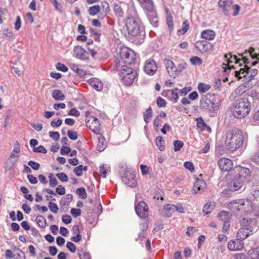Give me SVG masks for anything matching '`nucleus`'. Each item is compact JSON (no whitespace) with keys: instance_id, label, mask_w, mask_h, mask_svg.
I'll return each mask as SVG.
<instances>
[{"instance_id":"64","label":"nucleus","mask_w":259,"mask_h":259,"mask_svg":"<svg viewBox=\"0 0 259 259\" xmlns=\"http://www.w3.org/2000/svg\"><path fill=\"white\" fill-rule=\"evenodd\" d=\"M56 192L60 195H64L66 193L65 188L61 185L58 186L56 189Z\"/></svg>"},{"instance_id":"63","label":"nucleus","mask_w":259,"mask_h":259,"mask_svg":"<svg viewBox=\"0 0 259 259\" xmlns=\"http://www.w3.org/2000/svg\"><path fill=\"white\" fill-rule=\"evenodd\" d=\"M66 247L71 252L74 253L76 251V246L72 242H68L66 244Z\"/></svg>"},{"instance_id":"24","label":"nucleus","mask_w":259,"mask_h":259,"mask_svg":"<svg viewBox=\"0 0 259 259\" xmlns=\"http://www.w3.org/2000/svg\"><path fill=\"white\" fill-rule=\"evenodd\" d=\"M233 5L232 0H219L218 5L222 10L223 13L228 15L230 10L231 9V6Z\"/></svg>"},{"instance_id":"40","label":"nucleus","mask_w":259,"mask_h":259,"mask_svg":"<svg viewBox=\"0 0 259 259\" xmlns=\"http://www.w3.org/2000/svg\"><path fill=\"white\" fill-rule=\"evenodd\" d=\"M175 205L172 204H166L164 207V210L166 212L167 217H170L171 213L175 212Z\"/></svg>"},{"instance_id":"18","label":"nucleus","mask_w":259,"mask_h":259,"mask_svg":"<svg viewBox=\"0 0 259 259\" xmlns=\"http://www.w3.org/2000/svg\"><path fill=\"white\" fill-rule=\"evenodd\" d=\"M135 211L137 214L140 218H146L148 217V206L144 201H140L136 204Z\"/></svg>"},{"instance_id":"43","label":"nucleus","mask_w":259,"mask_h":259,"mask_svg":"<svg viewBox=\"0 0 259 259\" xmlns=\"http://www.w3.org/2000/svg\"><path fill=\"white\" fill-rule=\"evenodd\" d=\"M72 69L76 72L80 76H83L86 74V71L79 67V66L76 64L72 65Z\"/></svg>"},{"instance_id":"47","label":"nucleus","mask_w":259,"mask_h":259,"mask_svg":"<svg viewBox=\"0 0 259 259\" xmlns=\"http://www.w3.org/2000/svg\"><path fill=\"white\" fill-rule=\"evenodd\" d=\"M114 11L116 16L122 17L123 15V12L120 6L117 4L114 5Z\"/></svg>"},{"instance_id":"59","label":"nucleus","mask_w":259,"mask_h":259,"mask_svg":"<svg viewBox=\"0 0 259 259\" xmlns=\"http://www.w3.org/2000/svg\"><path fill=\"white\" fill-rule=\"evenodd\" d=\"M252 161L259 165V150L255 152L251 157Z\"/></svg>"},{"instance_id":"41","label":"nucleus","mask_w":259,"mask_h":259,"mask_svg":"<svg viewBox=\"0 0 259 259\" xmlns=\"http://www.w3.org/2000/svg\"><path fill=\"white\" fill-rule=\"evenodd\" d=\"M152 116V110L151 107H149L144 114V120L146 123H148Z\"/></svg>"},{"instance_id":"48","label":"nucleus","mask_w":259,"mask_h":259,"mask_svg":"<svg viewBox=\"0 0 259 259\" xmlns=\"http://www.w3.org/2000/svg\"><path fill=\"white\" fill-rule=\"evenodd\" d=\"M190 61L193 65H200L202 63V59L197 56L192 57L190 58Z\"/></svg>"},{"instance_id":"50","label":"nucleus","mask_w":259,"mask_h":259,"mask_svg":"<svg viewBox=\"0 0 259 259\" xmlns=\"http://www.w3.org/2000/svg\"><path fill=\"white\" fill-rule=\"evenodd\" d=\"M184 146V143L182 141L176 140L174 142V150L175 151H179L181 148Z\"/></svg>"},{"instance_id":"13","label":"nucleus","mask_w":259,"mask_h":259,"mask_svg":"<svg viewBox=\"0 0 259 259\" xmlns=\"http://www.w3.org/2000/svg\"><path fill=\"white\" fill-rule=\"evenodd\" d=\"M244 180L240 174L236 175L228 182V189L232 192L238 191L243 186Z\"/></svg>"},{"instance_id":"55","label":"nucleus","mask_w":259,"mask_h":259,"mask_svg":"<svg viewBox=\"0 0 259 259\" xmlns=\"http://www.w3.org/2000/svg\"><path fill=\"white\" fill-rule=\"evenodd\" d=\"M82 170H83V166L82 165H80L77 167H75L73 169V172L75 174V175L80 177L82 175Z\"/></svg>"},{"instance_id":"61","label":"nucleus","mask_w":259,"mask_h":259,"mask_svg":"<svg viewBox=\"0 0 259 259\" xmlns=\"http://www.w3.org/2000/svg\"><path fill=\"white\" fill-rule=\"evenodd\" d=\"M28 165L30 166L32 169L37 170L40 168V164L34 161L30 160L28 162Z\"/></svg>"},{"instance_id":"42","label":"nucleus","mask_w":259,"mask_h":259,"mask_svg":"<svg viewBox=\"0 0 259 259\" xmlns=\"http://www.w3.org/2000/svg\"><path fill=\"white\" fill-rule=\"evenodd\" d=\"M78 254L80 259H91L90 253L83 249H78Z\"/></svg>"},{"instance_id":"46","label":"nucleus","mask_w":259,"mask_h":259,"mask_svg":"<svg viewBox=\"0 0 259 259\" xmlns=\"http://www.w3.org/2000/svg\"><path fill=\"white\" fill-rule=\"evenodd\" d=\"M76 194L82 199H85L87 197V193L84 188H79L76 189Z\"/></svg>"},{"instance_id":"14","label":"nucleus","mask_w":259,"mask_h":259,"mask_svg":"<svg viewBox=\"0 0 259 259\" xmlns=\"http://www.w3.org/2000/svg\"><path fill=\"white\" fill-rule=\"evenodd\" d=\"M240 225L252 234L256 232L258 229L257 221L255 218H244L241 220Z\"/></svg>"},{"instance_id":"1","label":"nucleus","mask_w":259,"mask_h":259,"mask_svg":"<svg viewBox=\"0 0 259 259\" xmlns=\"http://www.w3.org/2000/svg\"><path fill=\"white\" fill-rule=\"evenodd\" d=\"M247 135L241 130L234 128L229 131L226 136L225 144L230 151L236 150L246 144Z\"/></svg>"},{"instance_id":"49","label":"nucleus","mask_w":259,"mask_h":259,"mask_svg":"<svg viewBox=\"0 0 259 259\" xmlns=\"http://www.w3.org/2000/svg\"><path fill=\"white\" fill-rule=\"evenodd\" d=\"M3 33L5 36L8 37L9 40H14L15 37V35L14 34L13 32L11 30H9L8 29H4L3 31Z\"/></svg>"},{"instance_id":"11","label":"nucleus","mask_w":259,"mask_h":259,"mask_svg":"<svg viewBox=\"0 0 259 259\" xmlns=\"http://www.w3.org/2000/svg\"><path fill=\"white\" fill-rule=\"evenodd\" d=\"M163 62L168 74L174 78L176 77L185 68L184 65L182 64L176 66L174 62L169 59H164Z\"/></svg>"},{"instance_id":"4","label":"nucleus","mask_w":259,"mask_h":259,"mask_svg":"<svg viewBox=\"0 0 259 259\" xmlns=\"http://www.w3.org/2000/svg\"><path fill=\"white\" fill-rule=\"evenodd\" d=\"M220 105V99L213 94L209 93L202 96L200 101V108L211 112L213 114L212 116L218 110Z\"/></svg>"},{"instance_id":"26","label":"nucleus","mask_w":259,"mask_h":259,"mask_svg":"<svg viewBox=\"0 0 259 259\" xmlns=\"http://www.w3.org/2000/svg\"><path fill=\"white\" fill-rule=\"evenodd\" d=\"M247 91V87L245 83H243L238 87L232 93L230 98L234 99L238 96L242 95Z\"/></svg>"},{"instance_id":"27","label":"nucleus","mask_w":259,"mask_h":259,"mask_svg":"<svg viewBox=\"0 0 259 259\" xmlns=\"http://www.w3.org/2000/svg\"><path fill=\"white\" fill-rule=\"evenodd\" d=\"M206 187V183L202 180L197 179L195 182L193 190L195 193L203 191Z\"/></svg>"},{"instance_id":"52","label":"nucleus","mask_w":259,"mask_h":259,"mask_svg":"<svg viewBox=\"0 0 259 259\" xmlns=\"http://www.w3.org/2000/svg\"><path fill=\"white\" fill-rule=\"evenodd\" d=\"M14 251H17V252L16 254L17 259H25V253L22 250L16 247H15L14 248Z\"/></svg>"},{"instance_id":"51","label":"nucleus","mask_w":259,"mask_h":259,"mask_svg":"<svg viewBox=\"0 0 259 259\" xmlns=\"http://www.w3.org/2000/svg\"><path fill=\"white\" fill-rule=\"evenodd\" d=\"M251 122L254 125H259V109L254 112Z\"/></svg>"},{"instance_id":"8","label":"nucleus","mask_w":259,"mask_h":259,"mask_svg":"<svg viewBox=\"0 0 259 259\" xmlns=\"http://www.w3.org/2000/svg\"><path fill=\"white\" fill-rule=\"evenodd\" d=\"M144 9L150 23L155 27L157 26V14L153 0H137Z\"/></svg>"},{"instance_id":"34","label":"nucleus","mask_w":259,"mask_h":259,"mask_svg":"<svg viewBox=\"0 0 259 259\" xmlns=\"http://www.w3.org/2000/svg\"><path fill=\"white\" fill-rule=\"evenodd\" d=\"M240 172L241 176L243 177V180L246 179L247 181H249L251 180V177L250 175V170L245 167H241Z\"/></svg>"},{"instance_id":"60","label":"nucleus","mask_w":259,"mask_h":259,"mask_svg":"<svg viewBox=\"0 0 259 259\" xmlns=\"http://www.w3.org/2000/svg\"><path fill=\"white\" fill-rule=\"evenodd\" d=\"M231 9L233 10V16H236L238 15L240 10V6L237 4H235L231 6Z\"/></svg>"},{"instance_id":"30","label":"nucleus","mask_w":259,"mask_h":259,"mask_svg":"<svg viewBox=\"0 0 259 259\" xmlns=\"http://www.w3.org/2000/svg\"><path fill=\"white\" fill-rule=\"evenodd\" d=\"M178 88H175L172 90H169L166 92V96H168L171 100H173L174 103H177L179 99V96L178 94Z\"/></svg>"},{"instance_id":"62","label":"nucleus","mask_w":259,"mask_h":259,"mask_svg":"<svg viewBox=\"0 0 259 259\" xmlns=\"http://www.w3.org/2000/svg\"><path fill=\"white\" fill-rule=\"evenodd\" d=\"M189 29V23L188 21H184L182 24V34H185Z\"/></svg>"},{"instance_id":"3","label":"nucleus","mask_w":259,"mask_h":259,"mask_svg":"<svg viewBox=\"0 0 259 259\" xmlns=\"http://www.w3.org/2000/svg\"><path fill=\"white\" fill-rule=\"evenodd\" d=\"M228 207L236 215H244L252 211V202L247 199H237L230 202Z\"/></svg>"},{"instance_id":"22","label":"nucleus","mask_w":259,"mask_h":259,"mask_svg":"<svg viewBox=\"0 0 259 259\" xmlns=\"http://www.w3.org/2000/svg\"><path fill=\"white\" fill-rule=\"evenodd\" d=\"M220 168L224 171H229L233 167V162L232 161L226 158H222L218 162Z\"/></svg>"},{"instance_id":"12","label":"nucleus","mask_w":259,"mask_h":259,"mask_svg":"<svg viewBox=\"0 0 259 259\" xmlns=\"http://www.w3.org/2000/svg\"><path fill=\"white\" fill-rule=\"evenodd\" d=\"M20 146L19 143L16 141L14 145V149L10 153L8 161L6 163V167L10 170L13 168L20 157Z\"/></svg>"},{"instance_id":"57","label":"nucleus","mask_w":259,"mask_h":259,"mask_svg":"<svg viewBox=\"0 0 259 259\" xmlns=\"http://www.w3.org/2000/svg\"><path fill=\"white\" fill-rule=\"evenodd\" d=\"M184 166L187 169L193 172L194 170V165L192 162L190 161H186L184 163Z\"/></svg>"},{"instance_id":"44","label":"nucleus","mask_w":259,"mask_h":259,"mask_svg":"<svg viewBox=\"0 0 259 259\" xmlns=\"http://www.w3.org/2000/svg\"><path fill=\"white\" fill-rule=\"evenodd\" d=\"M36 222L38 225L41 228H44L46 226V220L42 215H38L36 218Z\"/></svg>"},{"instance_id":"16","label":"nucleus","mask_w":259,"mask_h":259,"mask_svg":"<svg viewBox=\"0 0 259 259\" xmlns=\"http://www.w3.org/2000/svg\"><path fill=\"white\" fill-rule=\"evenodd\" d=\"M85 124L87 127L96 133V134H99L100 132V124L99 120L94 117L91 116L89 119L85 121Z\"/></svg>"},{"instance_id":"21","label":"nucleus","mask_w":259,"mask_h":259,"mask_svg":"<svg viewBox=\"0 0 259 259\" xmlns=\"http://www.w3.org/2000/svg\"><path fill=\"white\" fill-rule=\"evenodd\" d=\"M243 247L244 243L240 239L230 240L228 243V248L230 251L241 250Z\"/></svg>"},{"instance_id":"20","label":"nucleus","mask_w":259,"mask_h":259,"mask_svg":"<svg viewBox=\"0 0 259 259\" xmlns=\"http://www.w3.org/2000/svg\"><path fill=\"white\" fill-rule=\"evenodd\" d=\"M73 56L81 60L89 59V54L80 46H75L73 49Z\"/></svg>"},{"instance_id":"6","label":"nucleus","mask_w":259,"mask_h":259,"mask_svg":"<svg viewBox=\"0 0 259 259\" xmlns=\"http://www.w3.org/2000/svg\"><path fill=\"white\" fill-rule=\"evenodd\" d=\"M125 25L129 34L133 36H144V27L137 16H128L126 19Z\"/></svg>"},{"instance_id":"10","label":"nucleus","mask_w":259,"mask_h":259,"mask_svg":"<svg viewBox=\"0 0 259 259\" xmlns=\"http://www.w3.org/2000/svg\"><path fill=\"white\" fill-rule=\"evenodd\" d=\"M120 57L121 64H133L135 63L136 59V54L134 51L127 48L122 47L120 49Z\"/></svg>"},{"instance_id":"45","label":"nucleus","mask_w":259,"mask_h":259,"mask_svg":"<svg viewBox=\"0 0 259 259\" xmlns=\"http://www.w3.org/2000/svg\"><path fill=\"white\" fill-rule=\"evenodd\" d=\"M100 7V10L103 11V12L105 14V15H106L110 11L109 5L107 2H102L101 4V6Z\"/></svg>"},{"instance_id":"35","label":"nucleus","mask_w":259,"mask_h":259,"mask_svg":"<svg viewBox=\"0 0 259 259\" xmlns=\"http://www.w3.org/2000/svg\"><path fill=\"white\" fill-rule=\"evenodd\" d=\"M248 253L251 259H259V248L252 249L249 250Z\"/></svg>"},{"instance_id":"5","label":"nucleus","mask_w":259,"mask_h":259,"mask_svg":"<svg viewBox=\"0 0 259 259\" xmlns=\"http://www.w3.org/2000/svg\"><path fill=\"white\" fill-rule=\"evenodd\" d=\"M250 103L246 98H242L235 100L232 108V115L236 118H242L246 117L250 110Z\"/></svg>"},{"instance_id":"53","label":"nucleus","mask_w":259,"mask_h":259,"mask_svg":"<svg viewBox=\"0 0 259 259\" xmlns=\"http://www.w3.org/2000/svg\"><path fill=\"white\" fill-rule=\"evenodd\" d=\"M56 176L61 182H67L68 181V176L64 172L57 174Z\"/></svg>"},{"instance_id":"29","label":"nucleus","mask_w":259,"mask_h":259,"mask_svg":"<svg viewBox=\"0 0 259 259\" xmlns=\"http://www.w3.org/2000/svg\"><path fill=\"white\" fill-rule=\"evenodd\" d=\"M215 32L210 29H206L202 31L201 33V37L208 40H213L215 37Z\"/></svg>"},{"instance_id":"37","label":"nucleus","mask_w":259,"mask_h":259,"mask_svg":"<svg viewBox=\"0 0 259 259\" xmlns=\"http://www.w3.org/2000/svg\"><path fill=\"white\" fill-rule=\"evenodd\" d=\"M210 89V85L204 83H199L198 85V90L201 93H204Z\"/></svg>"},{"instance_id":"58","label":"nucleus","mask_w":259,"mask_h":259,"mask_svg":"<svg viewBox=\"0 0 259 259\" xmlns=\"http://www.w3.org/2000/svg\"><path fill=\"white\" fill-rule=\"evenodd\" d=\"M56 68L57 70L62 72H66L68 70V67L63 64L58 63L56 65Z\"/></svg>"},{"instance_id":"25","label":"nucleus","mask_w":259,"mask_h":259,"mask_svg":"<svg viewBox=\"0 0 259 259\" xmlns=\"http://www.w3.org/2000/svg\"><path fill=\"white\" fill-rule=\"evenodd\" d=\"M88 82L95 90L97 91H101L103 89V83L97 78H92L89 79Z\"/></svg>"},{"instance_id":"54","label":"nucleus","mask_w":259,"mask_h":259,"mask_svg":"<svg viewBox=\"0 0 259 259\" xmlns=\"http://www.w3.org/2000/svg\"><path fill=\"white\" fill-rule=\"evenodd\" d=\"M48 206L51 211L54 213H57L58 211V207L56 203H53L52 202H49Z\"/></svg>"},{"instance_id":"9","label":"nucleus","mask_w":259,"mask_h":259,"mask_svg":"<svg viewBox=\"0 0 259 259\" xmlns=\"http://www.w3.org/2000/svg\"><path fill=\"white\" fill-rule=\"evenodd\" d=\"M242 54L239 55L242 57L241 56ZM224 58L225 60L226 63H223L222 64V68L223 69V71L227 73H231L232 71V73L233 72V69H235V67L233 65H231L230 64L232 63H234L235 64H239V66H241L242 64L240 63L241 61L243 62L242 58L241 59H238L236 55H233L231 53L226 54L224 55Z\"/></svg>"},{"instance_id":"38","label":"nucleus","mask_w":259,"mask_h":259,"mask_svg":"<svg viewBox=\"0 0 259 259\" xmlns=\"http://www.w3.org/2000/svg\"><path fill=\"white\" fill-rule=\"evenodd\" d=\"M88 11L90 15L95 16L100 11V7L99 5H94L90 7L89 8Z\"/></svg>"},{"instance_id":"15","label":"nucleus","mask_w":259,"mask_h":259,"mask_svg":"<svg viewBox=\"0 0 259 259\" xmlns=\"http://www.w3.org/2000/svg\"><path fill=\"white\" fill-rule=\"evenodd\" d=\"M144 70L146 74L153 75L157 70V65L156 62L153 59H147L145 62Z\"/></svg>"},{"instance_id":"33","label":"nucleus","mask_w":259,"mask_h":259,"mask_svg":"<svg viewBox=\"0 0 259 259\" xmlns=\"http://www.w3.org/2000/svg\"><path fill=\"white\" fill-rule=\"evenodd\" d=\"M215 203L214 202H210L205 204L203 207V212L206 214L210 213L214 208Z\"/></svg>"},{"instance_id":"2","label":"nucleus","mask_w":259,"mask_h":259,"mask_svg":"<svg viewBox=\"0 0 259 259\" xmlns=\"http://www.w3.org/2000/svg\"><path fill=\"white\" fill-rule=\"evenodd\" d=\"M115 67L118 72L120 80L125 85L132 84L137 78L136 71L126 65L121 64L119 61L116 62Z\"/></svg>"},{"instance_id":"56","label":"nucleus","mask_w":259,"mask_h":259,"mask_svg":"<svg viewBox=\"0 0 259 259\" xmlns=\"http://www.w3.org/2000/svg\"><path fill=\"white\" fill-rule=\"evenodd\" d=\"M33 151L36 153H42L46 154L47 152V149L43 146H39L37 147L33 148Z\"/></svg>"},{"instance_id":"31","label":"nucleus","mask_w":259,"mask_h":259,"mask_svg":"<svg viewBox=\"0 0 259 259\" xmlns=\"http://www.w3.org/2000/svg\"><path fill=\"white\" fill-rule=\"evenodd\" d=\"M52 95L53 98L56 101H63L65 99L64 94L59 90H54Z\"/></svg>"},{"instance_id":"23","label":"nucleus","mask_w":259,"mask_h":259,"mask_svg":"<svg viewBox=\"0 0 259 259\" xmlns=\"http://www.w3.org/2000/svg\"><path fill=\"white\" fill-rule=\"evenodd\" d=\"M195 47L201 53H205L211 49V44L206 40H198L196 42Z\"/></svg>"},{"instance_id":"17","label":"nucleus","mask_w":259,"mask_h":259,"mask_svg":"<svg viewBox=\"0 0 259 259\" xmlns=\"http://www.w3.org/2000/svg\"><path fill=\"white\" fill-rule=\"evenodd\" d=\"M123 183L131 188H134L137 185L136 175L133 172L126 171L122 177Z\"/></svg>"},{"instance_id":"28","label":"nucleus","mask_w":259,"mask_h":259,"mask_svg":"<svg viewBox=\"0 0 259 259\" xmlns=\"http://www.w3.org/2000/svg\"><path fill=\"white\" fill-rule=\"evenodd\" d=\"M252 233L248 230L241 226V228L238 230V231L236 234V237L237 239H240L242 240H244L247 238Z\"/></svg>"},{"instance_id":"32","label":"nucleus","mask_w":259,"mask_h":259,"mask_svg":"<svg viewBox=\"0 0 259 259\" xmlns=\"http://www.w3.org/2000/svg\"><path fill=\"white\" fill-rule=\"evenodd\" d=\"M106 144L105 143V138L101 136L98 138V143L97 146V150L98 151L102 152L106 148Z\"/></svg>"},{"instance_id":"39","label":"nucleus","mask_w":259,"mask_h":259,"mask_svg":"<svg viewBox=\"0 0 259 259\" xmlns=\"http://www.w3.org/2000/svg\"><path fill=\"white\" fill-rule=\"evenodd\" d=\"M156 146L159 148L160 151L165 150V146L163 145L164 140L162 137L158 136L156 138L155 140Z\"/></svg>"},{"instance_id":"19","label":"nucleus","mask_w":259,"mask_h":259,"mask_svg":"<svg viewBox=\"0 0 259 259\" xmlns=\"http://www.w3.org/2000/svg\"><path fill=\"white\" fill-rule=\"evenodd\" d=\"M242 60L244 63H249L248 57H250L252 60L256 59L258 61L259 60V49L258 53L255 52V50L253 48H250L248 51H246L241 55Z\"/></svg>"},{"instance_id":"7","label":"nucleus","mask_w":259,"mask_h":259,"mask_svg":"<svg viewBox=\"0 0 259 259\" xmlns=\"http://www.w3.org/2000/svg\"><path fill=\"white\" fill-rule=\"evenodd\" d=\"M257 63V61H254L252 62H249V63H244L243 61V63L244 64L243 68H240L239 70L233 71L232 74H234L235 77L238 80L244 78V81L248 82V83L252 82V83H251V84H252V85H254L257 82V79L255 78H253L250 75V73L249 71L248 64L252 66L255 65Z\"/></svg>"},{"instance_id":"36","label":"nucleus","mask_w":259,"mask_h":259,"mask_svg":"<svg viewBox=\"0 0 259 259\" xmlns=\"http://www.w3.org/2000/svg\"><path fill=\"white\" fill-rule=\"evenodd\" d=\"M218 217L223 222L229 221L230 219V213L226 211H222L219 214Z\"/></svg>"}]
</instances>
